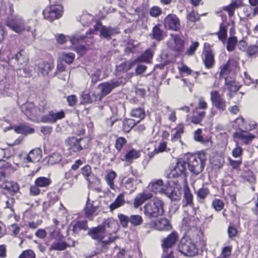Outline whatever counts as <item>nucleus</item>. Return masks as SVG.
<instances>
[{
  "mask_svg": "<svg viewBox=\"0 0 258 258\" xmlns=\"http://www.w3.org/2000/svg\"><path fill=\"white\" fill-rule=\"evenodd\" d=\"M206 160V154L203 152H200L197 155H189L186 162L189 170L193 174L198 175L203 171Z\"/></svg>",
  "mask_w": 258,
  "mask_h": 258,
  "instance_id": "f257e3e1",
  "label": "nucleus"
},
{
  "mask_svg": "<svg viewBox=\"0 0 258 258\" xmlns=\"http://www.w3.org/2000/svg\"><path fill=\"white\" fill-rule=\"evenodd\" d=\"M144 213L149 219H152L162 216L164 214V203L159 199H155L144 206Z\"/></svg>",
  "mask_w": 258,
  "mask_h": 258,
  "instance_id": "f03ea898",
  "label": "nucleus"
},
{
  "mask_svg": "<svg viewBox=\"0 0 258 258\" xmlns=\"http://www.w3.org/2000/svg\"><path fill=\"white\" fill-rule=\"evenodd\" d=\"M178 238V233L173 231L161 241L163 253L161 258H174L173 247L175 246Z\"/></svg>",
  "mask_w": 258,
  "mask_h": 258,
  "instance_id": "7ed1b4c3",
  "label": "nucleus"
},
{
  "mask_svg": "<svg viewBox=\"0 0 258 258\" xmlns=\"http://www.w3.org/2000/svg\"><path fill=\"white\" fill-rule=\"evenodd\" d=\"M90 140L87 137H70L65 140L69 149L74 152H79L88 148Z\"/></svg>",
  "mask_w": 258,
  "mask_h": 258,
  "instance_id": "20e7f679",
  "label": "nucleus"
},
{
  "mask_svg": "<svg viewBox=\"0 0 258 258\" xmlns=\"http://www.w3.org/2000/svg\"><path fill=\"white\" fill-rule=\"evenodd\" d=\"M178 249L180 252L186 256L192 257L198 253V248L195 243L186 236H183L181 239Z\"/></svg>",
  "mask_w": 258,
  "mask_h": 258,
  "instance_id": "39448f33",
  "label": "nucleus"
},
{
  "mask_svg": "<svg viewBox=\"0 0 258 258\" xmlns=\"http://www.w3.org/2000/svg\"><path fill=\"white\" fill-rule=\"evenodd\" d=\"M103 233L102 228L99 226L96 227H93L88 231V235L91 236L92 239L97 240L98 242H101L103 247H105L107 245L113 242L117 238V236L109 237L107 240H103V237L102 234Z\"/></svg>",
  "mask_w": 258,
  "mask_h": 258,
  "instance_id": "423d86ee",
  "label": "nucleus"
},
{
  "mask_svg": "<svg viewBox=\"0 0 258 258\" xmlns=\"http://www.w3.org/2000/svg\"><path fill=\"white\" fill-rule=\"evenodd\" d=\"M173 39L167 42L168 48L173 51L175 56H178L184 49L185 41L177 35H171Z\"/></svg>",
  "mask_w": 258,
  "mask_h": 258,
  "instance_id": "0eeeda50",
  "label": "nucleus"
},
{
  "mask_svg": "<svg viewBox=\"0 0 258 258\" xmlns=\"http://www.w3.org/2000/svg\"><path fill=\"white\" fill-rule=\"evenodd\" d=\"M121 78L114 79L110 80L109 82L102 83L98 86V88L100 90L101 96H105L109 94L112 90L116 88L122 83Z\"/></svg>",
  "mask_w": 258,
  "mask_h": 258,
  "instance_id": "6e6552de",
  "label": "nucleus"
},
{
  "mask_svg": "<svg viewBox=\"0 0 258 258\" xmlns=\"http://www.w3.org/2000/svg\"><path fill=\"white\" fill-rule=\"evenodd\" d=\"M6 25L17 33H20L25 30V23L19 16H15L8 18Z\"/></svg>",
  "mask_w": 258,
  "mask_h": 258,
  "instance_id": "1a4fd4ad",
  "label": "nucleus"
},
{
  "mask_svg": "<svg viewBox=\"0 0 258 258\" xmlns=\"http://www.w3.org/2000/svg\"><path fill=\"white\" fill-rule=\"evenodd\" d=\"M211 101L213 106H214L220 112H223L226 109L227 102L222 97L218 91L211 92Z\"/></svg>",
  "mask_w": 258,
  "mask_h": 258,
  "instance_id": "9d476101",
  "label": "nucleus"
},
{
  "mask_svg": "<svg viewBox=\"0 0 258 258\" xmlns=\"http://www.w3.org/2000/svg\"><path fill=\"white\" fill-rule=\"evenodd\" d=\"M249 127H245V131H242V133L236 132L233 134V137L235 139H239L242 143L246 145L250 144L253 140L255 138V136L246 132V131H250L255 128L256 124H249Z\"/></svg>",
  "mask_w": 258,
  "mask_h": 258,
  "instance_id": "9b49d317",
  "label": "nucleus"
},
{
  "mask_svg": "<svg viewBox=\"0 0 258 258\" xmlns=\"http://www.w3.org/2000/svg\"><path fill=\"white\" fill-rule=\"evenodd\" d=\"M186 166V161L183 160L178 161L176 163V165L172 169H171L170 172L167 174V177L176 178L181 176L185 178L187 173Z\"/></svg>",
  "mask_w": 258,
  "mask_h": 258,
  "instance_id": "f8f14e48",
  "label": "nucleus"
},
{
  "mask_svg": "<svg viewBox=\"0 0 258 258\" xmlns=\"http://www.w3.org/2000/svg\"><path fill=\"white\" fill-rule=\"evenodd\" d=\"M62 7L60 5H50L49 8L43 11L45 19L52 22L61 16Z\"/></svg>",
  "mask_w": 258,
  "mask_h": 258,
  "instance_id": "ddd939ff",
  "label": "nucleus"
},
{
  "mask_svg": "<svg viewBox=\"0 0 258 258\" xmlns=\"http://www.w3.org/2000/svg\"><path fill=\"white\" fill-rule=\"evenodd\" d=\"M28 60L29 58L27 52L24 49H21L9 59V63L17 66H25L27 64Z\"/></svg>",
  "mask_w": 258,
  "mask_h": 258,
  "instance_id": "4468645a",
  "label": "nucleus"
},
{
  "mask_svg": "<svg viewBox=\"0 0 258 258\" xmlns=\"http://www.w3.org/2000/svg\"><path fill=\"white\" fill-rule=\"evenodd\" d=\"M65 117V113L63 110L58 112L54 110L49 111L47 115L41 117V122L46 123H54L58 120L62 119Z\"/></svg>",
  "mask_w": 258,
  "mask_h": 258,
  "instance_id": "2eb2a0df",
  "label": "nucleus"
},
{
  "mask_svg": "<svg viewBox=\"0 0 258 258\" xmlns=\"http://www.w3.org/2000/svg\"><path fill=\"white\" fill-rule=\"evenodd\" d=\"M162 190L163 194L166 195L171 201H177L181 198V191L178 188L171 186L169 181L165 184L164 188Z\"/></svg>",
  "mask_w": 258,
  "mask_h": 258,
  "instance_id": "dca6fc26",
  "label": "nucleus"
},
{
  "mask_svg": "<svg viewBox=\"0 0 258 258\" xmlns=\"http://www.w3.org/2000/svg\"><path fill=\"white\" fill-rule=\"evenodd\" d=\"M164 25L167 29L177 31L180 28V20L174 14H169L164 19Z\"/></svg>",
  "mask_w": 258,
  "mask_h": 258,
  "instance_id": "f3484780",
  "label": "nucleus"
},
{
  "mask_svg": "<svg viewBox=\"0 0 258 258\" xmlns=\"http://www.w3.org/2000/svg\"><path fill=\"white\" fill-rule=\"evenodd\" d=\"M103 26L101 25V23L97 22L94 26L93 29L87 31L86 33V35H81L79 34H76L71 38V42L73 45L78 43L80 41L83 40L85 38L88 36H90L89 37L92 38L95 31L99 30L100 31L101 27Z\"/></svg>",
  "mask_w": 258,
  "mask_h": 258,
  "instance_id": "a211bd4d",
  "label": "nucleus"
},
{
  "mask_svg": "<svg viewBox=\"0 0 258 258\" xmlns=\"http://www.w3.org/2000/svg\"><path fill=\"white\" fill-rule=\"evenodd\" d=\"M21 109L24 114L29 119H33L39 115L37 108L32 103H26L21 106Z\"/></svg>",
  "mask_w": 258,
  "mask_h": 258,
  "instance_id": "6ab92c4d",
  "label": "nucleus"
},
{
  "mask_svg": "<svg viewBox=\"0 0 258 258\" xmlns=\"http://www.w3.org/2000/svg\"><path fill=\"white\" fill-rule=\"evenodd\" d=\"M116 221L112 218L104 219L102 224L99 226L101 227L104 233L111 234L116 232Z\"/></svg>",
  "mask_w": 258,
  "mask_h": 258,
  "instance_id": "aec40b11",
  "label": "nucleus"
},
{
  "mask_svg": "<svg viewBox=\"0 0 258 258\" xmlns=\"http://www.w3.org/2000/svg\"><path fill=\"white\" fill-rule=\"evenodd\" d=\"M93 201L91 202L89 197L87 198L86 205L84 209L86 217L92 219L94 216L97 215L98 207L93 205Z\"/></svg>",
  "mask_w": 258,
  "mask_h": 258,
  "instance_id": "412c9836",
  "label": "nucleus"
},
{
  "mask_svg": "<svg viewBox=\"0 0 258 258\" xmlns=\"http://www.w3.org/2000/svg\"><path fill=\"white\" fill-rule=\"evenodd\" d=\"M70 227H72L74 234H78L81 230H86L88 229V223L86 220L78 221L73 222Z\"/></svg>",
  "mask_w": 258,
  "mask_h": 258,
  "instance_id": "4be33fe9",
  "label": "nucleus"
},
{
  "mask_svg": "<svg viewBox=\"0 0 258 258\" xmlns=\"http://www.w3.org/2000/svg\"><path fill=\"white\" fill-rule=\"evenodd\" d=\"M205 116V111L195 108L192 111L191 122L195 124H200Z\"/></svg>",
  "mask_w": 258,
  "mask_h": 258,
  "instance_id": "5701e85b",
  "label": "nucleus"
},
{
  "mask_svg": "<svg viewBox=\"0 0 258 258\" xmlns=\"http://www.w3.org/2000/svg\"><path fill=\"white\" fill-rule=\"evenodd\" d=\"M100 33L101 37L107 40H110L112 36L118 33V32L115 28L103 26L101 27Z\"/></svg>",
  "mask_w": 258,
  "mask_h": 258,
  "instance_id": "b1692460",
  "label": "nucleus"
},
{
  "mask_svg": "<svg viewBox=\"0 0 258 258\" xmlns=\"http://www.w3.org/2000/svg\"><path fill=\"white\" fill-rule=\"evenodd\" d=\"M42 151L39 148L32 149L27 155L26 160L28 162H36L41 158Z\"/></svg>",
  "mask_w": 258,
  "mask_h": 258,
  "instance_id": "393cba45",
  "label": "nucleus"
},
{
  "mask_svg": "<svg viewBox=\"0 0 258 258\" xmlns=\"http://www.w3.org/2000/svg\"><path fill=\"white\" fill-rule=\"evenodd\" d=\"M150 36L152 39H155L157 41H161L164 39L166 34L160 28L159 25H156L152 29Z\"/></svg>",
  "mask_w": 258,
  "mask_h": 258,
  "instance_id": "a878e982",
  "label": "nucleus"
},
{
  "mask_svg": "<svg viewBox=\"0 0 258 258\" xmlns=\"http://www.w3.org/2000/svg\"><path fill=\"white\" fill-rule=\"evenodd\" d=\"M153 195L151 193H142L138 194L134 200V207L135 208H139L145 201L151 199Z\"/></svg>",
  "mask_w": 258,
  "mask_h": 258,
  "instance_id": "bb28decb",
  "label": "nucleus"
},
{
  "mask_svg": "<svg viewBox=\"0 0 258 258\" xmlns=\"http://www.w3.org/2000/svg\"><path fill=\"white\" fill-rule=\"evenodd\" d=\"M194 197L189 189V187L186 185L183 189V206H193Z\"/></svg>",
  "mask_w": 258,
  "mask_h": 258,
  "instance_id": "cd10ccee",
  "label": "nucleus"
},
{
  "mask_svg": "<svg viewBox=\"0 0 258 258\" xmlns=\"http://www.w3.org/2000/svg\"><path fill=\"white\" fill-rule=\"evenodd\" d=\"M0 187L13 193L18 192L20 189L19 185L17 182L8 181V180L5 183L1 184Z\"/></svg>",
  "mask_w": 258,
  "mask_h": 258,
  "instance_id": "c85d7f7f",
  "label": "nucleus"
},
{
  "mask_svg": "<svg viewBox=\"0 0 258 258\" xmlns=\"http://www.w3.org/2000/svg\"><path fill=\"white\" fill-rule=\"evenodd\" d=\"M156 229L160 231H167L171 230L172 226L166 218H162L158 220L155 225Z\"/></svg>",
  "mask_w": 258,
  "mask_h": 258,
  "instance_id": "c756f323",
  "label": "nucleus"
},
{
  "mask_svg": "<svg viewBox=\"0 0 258 258\" xmlns=\"http://www.w3.org/2000/svg\"><path fill=\"white\" fill-rule=\"evenodd\" d=\"M203 60L205 67L210 69L212 67L214 62V55L210 50H206L203 52Z\"/></svg>",
  "mask_w": 258,
  "mask_h": 258,
  "instance_id": "7c9ffc66",
  "label": "nucleus"
},
{
  "mask_svg": "<svg viewBox=\"0 0 258 258\" xmlns=\"http://www.w3.org/2000/svg\"><path fill=\"white\" fill-rule=\"evenodd\" d=\"M82 101L83 103H92L97 101L101 100V96L99 94H96L95 93L85 94L82 96Z\"/></svg>",
  "mask_w": 258,
  "mask_h": 258,
  "instance_id": "2f4dec72",
  "label": "nucleus"
},
{
  "mask_svg": "<svg viewBox=\"0 0 258 258\" xmlns=\"http://www.w3.org/2000/svg\"><path fill=\"white\" fill-rule=\"evenodd\" d=\"M38 75H41L43 76H45L48 74L49 71L53 67V64L48 62H43L40 63L38 66Z\"/></svg>",
  "mask_w": 258,
  "mask_h": 258,
  "instance_id": "473e14b6",
  "label": "nucleus"
},
{
  "mask_svg": "<svg viewBox=\"0 0 258 258\" xmlns=\"http://www.w3.org/2000/svg\"><path fill=\"white\" fill-rule=\"evenodd\" d=\"M15 131L19 134L27 135L34 133V129L26 124H21L15 127Z\"/></svg>",
  "mask_w": 258,
  "mask_h": 258,
  "instance_id": "72a5a7b5",
  "label": "nucleus"
},
{
  "mask_svg": "<svg viewBox=\"0 0 258 258\" xmlns=\"http://www.w3.org/2000/svg\"><path fill=\"white\" fill-rule=\"evenodd\" d=\"M163 185V181L162 180H158L155 181L151 182L149 185V189L152 192L155 193L160 192L163 194V189L164 188V186Z\"/></svg>",
  "mask_w": 258,
  "mask_h": 258,
  "instance_id": "f704fd0d",
  "label": "nucleus"
},
{
  "mask_svg": "<svg viewBox=\"0 0 258 258\" xmlns=\"http://www.w3.org/2000/svg\"><path fill=\"white\" fill-rule=\"evenodd\" d=\"M242 5L243 4L241 1L236 0L235 2L231 3L229 6L224 7L223 9L228 12L230 16H232L234 14L235 10Z\"/></svg>",
  "mask_w": 258,
  "mask_h": 258,
  "instance_id": "c9c22d12",
  "label": "nucleus"
},
{
  "mask_svg": "<svg viewBox=\"0 0 258 258\" xmlns=\"http://www.w3.org/2000/svg\"><path fill=\"white\" fill-rule=\"evenodd\" d=\"M153 53L152 50L148 49L137 59H135L136 63L139 62H148L152 58Z\"/></svg>",
  "mask_w": 258,
  "mask_h": 258,
  "instance_id": "e433bc0d",
  "label": "nucleus"
},
{
  "mask_svg": "<svg viewBox=\"0 0 258 258\" xmlns=\"http://www.w3.org/2000/svg\"><path fill=\"white\" fill-rule=\"evenodd\" d=\"M125 204L124 196L122 194H119L116 198L115 200L109 206L110 211L118 208Z\"/></svg>",
  "mask_w": 258,
  "mask_h": 258,
  "instance_id": "4c0bfd02",
  "label": "nucleus"
},
{
  "mask_svg": "<svg viewBox=\"0 0 258 258\" xmlns=\"http://www.w3.org/2000/svg\"><path fill=\"white\" fill-rule=\"evenodd\" d=\"M22 66V68L17 69L18 75L24 77H28L31 76L32 73V68L30 66L26 67V65Z\"/></svg>",
  "mask_w": 258,
  "mask_h": 258,
  "instance_id": "58836bf2",
  "label": "nucleus"
},
{
  "mask_svg": "<svg viewBox=\"0 0 258 258\" xmlns=\"http://www.w3.org/2000/svg\"><path fill=\"white\" fill-rule=\"evenodd\" d=\"M51 181L50 178L45 177H39L36 179L35 183L39 187H47Z\"/></svg>",
  "mask_w": 258,
  "mask_h": 258,
  "instance_id": "ea45409f",
  "label": "nucleus"
},
{
  "mask_svg": "<svg viewBox=\"0 0 258 258\" xmlns=\"http://www.w3.org/2000/svg\"><path fill=\"white\" fill-rule=\"evenodd\" d=\"M47 159L48 164L50 165H53L59 162L62 159V156L60 153L55 152L49 155L47 157Z\"/></svg>",
  "mask_w": 258,
  "mask_h": 258,
  "instance_id": "a19ab883",
  "label": "nucleus"
},
{
  "mask_svg": "<svg viewBox=\"0 0 258 258\" xmlns=\"http://www.w3.org/2000/svg\"><path fill=\"white\" fill-rule=\"evenodd\" d=\"M68 246V244L64 241L53 242L50 246L49 250L62 251L65 250Z\"/></svg>",
  "mask_w": 258,
  "mask_h": 258,
  "instance_id": "79ce46f5",
  "label": "nucleus"
},
{
  "mask_svg": "<svg viewBox=\"0 0 258 258\" xmlns=\"http://www.w3.org/2000/svg\"><path fill=\"white\" fill-rule=\"evenodd\" d=\"M234 141L235 142V147L232 150L231 154L235 158L241 159L243 153V150L239 146V144L237 141L236 140H234Z\"/></svg>",
  "mask_w": 258,
  "mask_h": 258,
  "instance_id": "37998d69",
  "label": "nucleus"
},
{
  "mask_svg": "<svg viewBox=\"0 0 258 258\" xmlns=\"http://www.w3.org/2000/svg\"><path fill=\"white\" fill-rule=\"evenodd\" d=\"M136 62L135 60L130 62H123L117 66V70L118 72H126L130 70Z\"/></svg>",
  "mask_w": 258,
  "mask_h": 258,
  "instance_id": "c03bdc74",
  "label": "nucleus"
},
{
  "mask_svg": "<svg viewBox=\"0 0 258 258\" xmlns=\"http://www.w3.org/2000/svg\"><path fill=\"white\" fill-rule=\"evenodd\" d=\"M130 220V223L134 226H140L142 225L143 222L142 216L139 215H131Z\"/></svg>",
  "mask_w": 258,
  "mask_h": 258,
  "instance_id": "a18cd8bd",
  "label": "nucleus"
},
{
  "mask_svg": "<svg viewBox=\"0 0 258 258\" xmlns=\"http://www.w3.org/2000/svg\"><path fill=\"white\" fill-rule=\"evenodd\" d=\"M237 43V39L236 36H231L228 38L227 40V49L229 52L233 51Z\"/></svg>",
  "mask_w": 258,
  "mask_h": 258,
  "instance_id": "49530a36",
  "label": "nucleus"
},
{
  "mask_svg": "<svg viewBox=\"0 0 258 258\" xmlns=\"http://www.w3.org/2000/svg\"><path fill=\"white\" fill-rule=\"evenodd\" d=\"M131 115L133 117L139 118L137 121L138 122L145 117V111L141 108H134L131 112Z\"/></svg>",
  "mask_w": 258,
  "mask_h": 258,
  "instance_id": "de8ad7c7",
  "label": "nucleus"
},
{
  "mask_svg": "<svg viewBox=\"0 0 258 258\" xmlns=\"http://www.w3.org/2000/svg\"><path fill=\"white\" fill-rule=\"evenodd\" d=\"M4 208L9 209L12 214L14 213V205L15 203V200L14 198H5L4 200Z\"/></svg>",
  "mask_w": 258,
  "mask_h": 258,
  "instance_id": "09e8293b",
  "label": "nucleus"
},
{
  "mask_svg": "<svg viewBox=\"0 0 258 258\" xmlns=\"http://www.w3.org/2000/svg\"><path fill=\"white\" fill-rule=\"evenodd\" d=\"M0 170H6L8 172L9 171H15L14 167L11 164L3 159H0Z\"/></svg>",
  "mask_w": 258,
  "mask_h": 258,
  "instance_id": "8fccbe9b",
  "label": "nucleus"
},
{
  "mask_svg": "<svg viewBox=\"0 0 258 258\" xmlns=\"http://www.w3.org/2000/svg\"><path fill=\"white\" fill-rule=\"evenodd\" d=\"M117 217L119 219V223L123 228H127L128 223L130 222V217L123 214H118Z\"/></svg>",
  "mask_w": 258,
  "mask_h": 258,
  "instance_id": "3c124183",
  "label": "nucleus"
},
{
  "mask_svg": "<svg viewBox=\"0 0 258 258\" xmlns=\"http://www.w3.org/2000/svg\"><path fill=\"white\" fill-rule=\"evenodd\" d=\"M197 197L201 200L205 199L210 194V191L208 188L202 187L196 191Z\"/></svg>",
  "mask_w": 258,
  "mask_h": 258,
  "instance_id": "603ef678",
  "label": "nucleus"
},
{
  "mask_svg": "<svg viewBox=\"0 0 258 258\" xmlns=\"http://www.w3.org/2000/svg\"><path fill=\"white\" fill-rule=\"evenodd\" d=\"M140 157L139 153L134 150L132 149L129 151L125 155L124 159L127 161H130L134 159H137Z\"/></svg>",
  "mask_w": 258,
  "mask_h": 258,
  "instance_id": "864d4df0",
  "label": "nucleus"
},
{
  "mask_svg": "<svg viewBox=\"0 0 258 258\" xmlns=\"http://www.w3.org/2000/svg\"><path fill=\"white\" fill-rule=\"evenodd\" d=\"M242 177L244 180L250 183H253L255 181L254 175L253 172L251 171H247L245 172L242 175Z\"/></svg>",
  "mask_w": 258,
  "mask_h": 258,
  "instance_id": "5fc2aeb1",
  "label": "nucleus"
},
{
  "mask_svg": "<svg viewBox=\"0 0 258 258\" xmlns=\"http://www.w3.org/2000/svg\"><path fill=\"white\" fill-rule=\"evenodd\" d=\"M162 13V9L158 6H153L149 10L150 15L153 18L159 17Z\"/></svg>",
  "mask_w": 258,
  "mask_h": 258,
  "instance_id": "6e6d98bb",
  "label": "nucleus"
},
{
  "mask_svg": "<svg viewBox=\"0 0 258 258\" xmlns=\"http://www.w3.org/2000/svg\"><path fill=\"white\" fill-rule=\"evenodd\" d=\"M62 57L63 60L68 64H71L75 58V54L72 52L62 53Z\"/></svg>",
  "mask_w": 258,
  "mask_h": 258,
  "instance_id": "4d7b16f0",
  "label": "nucleus"
},
{
  "mask_svg": "<svg viewBox=\"0 0 258 258\" xmlns=\"http://www.w3.org/2000/svg\"><path fill=\"white\" fill-rule=\"evenodd\" d=\"M245 52L249 57L256 56L258 53V46L255 45H249Z\"/></svg>",
  "mask_w": 258,
  "mask_h": 258,
  "instance_id": "13d9d810",
  "label": "nucleus"
},
{
  "mask_svg": "<svg viewBox=\"0 0 258 258\" xmlns=\"http://www.w3.org/2000/svg\"><path fill=\"white\" fill-rule=\"evenodd\" d=\"M228 161L229 165L233 169H237L239 168L240 166L242 163L241 159H238V160H234L232 159L231 158H228Z\"/></svg>",
  "mask_w": 258,
  "mask_h": 258,
  "instance_id": "bf43d9fd",
  "label": "nucleus"
},
{
  "mask_svg": "<svg viewBox=\"0 0 258 258\" xmlns=\"http://www.w3.org/2000/svg\"><path fill=\"white\" fill-rule=\"evenodd\" d=\"M126 142V140L124 138L119 137L116 140L115 147L118 151H120Z\"/></svg>",
  "mask_w": 258,
  "mask_h": 258,
  "instance_id": "052dcab7",
  "label": "nucleus"
},
{
  "mask_svg": "<svg viewBox=\"0 0 258 258\" xmlns=\"http://www.w3.org/2000/svg\"><path fill=\"white\" fill-rule=\"evenodd\" d=\"M232 246L228 245L222 248L221 256L222 258H228L231 255Z\"/></svg>",
  "mask_w": 258,
  "mask_h": 258,
  "instance_id": "680f3d73",
  "label": "nucleus"
},
{
  "mask_svg": "<svg viewBox=\"0 0 258 258\" xmlns=\"http://www.w3.org/2000/svg\"><path fill=\"white\" fill-rule=\"evenodd\" d=\"M116 173L114 171H111L106 176L105 178L107 184L112 188L114 185V179L116 177Z\"/></svg>",
  "mask_w": 258,
  "mask_h": 258,
  "instance_id": "e2e57ef3",
  "label": "nucleus"
},
{
  "mask_svg": "<svg viewBox=\"0 0 258 258\" xmlns=\"http://www.w3.org/2000/svg\"><path fill=\"white\" fill-rule=\"evenodd\" d=\"M199 46V43L198 42H192L190 45L189 48L187 49L185 54L188 56H191L194 54L197 48Z\"/></svg>",
  "mask_w": 258,
  "mask_h": 258,
  "instance_id": "0e129e2a",
  "label": "nucleus"
},
{
  "mask_svg": "<svg viewBox=\"0 0 258 258\" xmlns=\"http://www.w3.org/2000/svg\"><path fill=\"white\" fill-rule=\"evenodd\" d=\"M224 206V203L219 199L214 200L212 202V206L217 211H221L223 208Z\"/></svg>",
  "mask_w": 258,
  "mask_h": 258,
  "instance_id": "69168bd1",
  "label": "nucleus"
},
{
  "mask_svg": "<svg viewBox=\"0 0 258 258\" xmlns=\"http://www.w3.org/2000/svg\"><path fill=\"white\" fill-rule=\"evenodd\" d=\"M81 172L85 179L88 178V177L92 173L91 167L89 165H86L84 167L82 168Z\"/></svg>",
  "mask_w": 258,
  "mask_h": 258,
  "instance_id": "338daca9",
  "label": "nucleus"
},
{
  "mask_svg": "<svg viewBox=\"0 0 258 258\" xmlns=\"http://www.w3.org/2000/svg\"><path fill=\"white\" fill-rule=\"evenodd\" d=\"M19 258H35V254L32 250L28 249L23 251Z\"/></svg>",
  "mask_w": 258,
  "mask_h": 258,
  "instance_id": "774afa93",
  "label": "nucleus"
}]
</instances>
